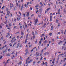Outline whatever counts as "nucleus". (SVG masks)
<instances>
[{"label": "nucleus", "mask_w": 66, "mask_h": 66, "mask_svg": "<svg viewBox=\"0 0 66 66\" xmlns=\"http://www.w3.org/2000/svg\"><path fill=\"white\" fill-rule=\"evenodd\" d=\"M27 14H26V16L27 17H28V19H30V16H29V14H30V13L27 12Z\"/></svg>", "instance_id": "1"}, {"label": "nucleus", "mask_w": 66, "mask_h": 66, "mask_svg": "<svg viewBox=\"0 0 66 66\" xmlns=\"http://www.w3.org/2000/svg\"><path fill=\"white\" fill-rule=\"evenodd\" d=\"M50 9V8L49 7L48 8H47L45 11V13L46 14L47 13V12H48V11H49V10Z\"/></svg>", "instance_id": "2"}, {"label": "nucleus", "mask_w": 66, "mask_h": 66, "mask_svg": "<svg viewBox=\"0 0 66 66\" xmlns=\"http://www.w3.org/2000/svg\"><path fill=\"white\" fill-rule=\"evenodd\" d=\"M38 22V19H37H37H36L35 20V24H37V23Z\"/></svg>", "instance_id": "3"}, {"label": "nucleus", "mask_w": 66, "mask_h": 66, "mask_svg": "<svg viewBox=\"0 0 66 66\" xmlns=\"http://www.w3.org/2000/svg\"><path fill=\"white\" fill-rule=\"evenodd\" d=\"M49 53L47 52L44 53V55H49Z\"/></svg>", "instance_id": "4"}, {"label": "nucleus", "mask_w": 66, "mask_h": 66, "mask_svg": "<svg viewBox=\"0 0 66 66\" xmlns=\"http://www.w3.org/2000/svg\"><path fill=\"white\" fill-rule=\"evenodd\" d=\"M32 61H33V60L32 59H31V60H30V61H28V62L29 63H31Z\"/></svg>", "instance_id": "5"}, {"label": "nucleus", "mask_w": 66, "mask_h": 66, "mask_svg": "<svg viewBox=\"0 0 66 66\" xmlns=\"http://www.w3.org/2000/svg\"><path fill=\"white\" fill-rule=\"evenodd\" d=\"M21 35L23 36V35H24V33L23 32H22V31H21Z\"/></svg>", "instance_id": "6"}, {"label": "nucleus", "mask_w": 66, "mask_h": 66, "mask_svg": "<svg viewBox=\"0 0 66 66\" xmlns=\"http://www.w3.org/2000/svg\"><path fill=\"white\" fill-rule=\"evenodd\" d=\"M20 44V43H19L17 45V46H16V48H18V47L19 46V45Z\"/></svg>", "instance_id": "7"}, {"label": "nucleus", "mask_w": 66, "mask_h": 66, "mask_svg": "<svg viewBox=\"0 0 66 66\" xmlns=\"http://www.w3.org/2000/svg\"><path fill=\"white\" fill-rule=\"evenodd\" d=\"M43 11V9H40L39 10V12H42Z\"/></svg>", "instance_id": "8"}, {"label": "nucleus", "mask_w": 66, "mask_h": 66, "mask_svg": "<svg viewBox=\"0 0 66 66\" xmlns=\"http://www.w3.org/2000/svg\"><path fill=\"white\" fill-rule=\"evenodd\" d=\"M63 43V41H60L58 43V44L59 45H60V44H61V43Z\"/></svg>", "instance_id": "9"}, {"label": "nucleus", "mask_w": 66, "mask_h": 66, "mask_svg": "<svg viewBox=\"0 0 66 66\" xmlns=\"http://www.w3.org/2000/svg\"><path fill=\"white\" fill-rule=\"evenodd\" d=\"M42 43V41L41 40H40L39 42V46H40V44H41Z\"/></svg>", "instance_id": "10"}, {"label": "nucleus", "mask_w": 66, "mask_h": 66, "mask_svg": "<svg viewBox=\"0 0 66 66\" xmlns=\"http://www.w3.org/2000/svg\"><path fill=\"white\" fill-rule=\"evenodd\" d=\"M47 42H48V41L46 40L45 41L44 43L45 44H46L47 43Z\"/></svg>", "instance_id": "11"}, {"label": "nucleus", "mask_w": 66, "mask_h": 66, "mask_svg": "<svg viewBox=\"0 0 66 66\" xmlns=\"http://www.w3.org/2000/svg\"><path fill=\"white\" fill-rule=\"evenodd\" d=\"M39 6L38 5V4H37L35 6V7H38Z\"/></svg>", "instance_id": "12"}, {"label": "nucleus", "mask_w": 66, "mask_h": 66, "mask_svg": "<svg viewBox=\"0 0 66 66\" xmlns=\"http://www.w3.org/2000/svg\"><path fill=\"white\" fill-rule=\"evenodd\" d=\"M6 56H10V54L8 53L7 54Z\"/></svg>", "instance_id": "13"}, {"label": "nucleus", "mask_w": 66, "mask_h": 66, "mask_svg": "<svg viewBox=\"0 0 66 66\" xmlns=\"http://www.w3.org/2000/svg\"><path fill=\"white\" fill-rule=\"evenodd\" d=\"M53 25H52L51 26V30H53Z\"/></svg>", "instance_id": "14"}, {"label": "nucleus", "mask_w": 66, "mask_h": 66, "mask_svg": "<svg viewBox=\"0 0 66 66\" xmlns=\"http://www.w3.org/2000/svg\"><path fill=\"white\" fill-rule=\"evenodd\" d=\"M17 20H20V18H19V17H17Z\"/></svg>", "instance_id": "15"}, {"label": "nucleus", "mask_w": 66, "mask_h": 66, "mask_svg": "<svg viewBox=\"0 0 66 66\" xmlns=\"http://www.w3.org/2000/svg\"><path fill=\"white\" fill-rule=\"evenodd\" d=\"M24 23L25 24V27L26 28H27V24H26V23L25 22H24Z\"/></svg>", "instance_id": "16"}, {"label": "nucleus", "mask_w": 66, "mask_h": 66, "mask_svg": "<svg viewBox=\"0 0 66 66\" xmlns=\"http://www.w3.org/2000/svg\"><path fill=\"white\" fill-rule=\"evenodd\" d=\"M9 61H10V60L8 59V60L6 62L8 63H9Z\"/></svg>", "instance_id": "17"}, {"label": "nucleus", "mask_w": 66, "mask_h": 66, "mask_svg": "<svg viewBox=\"0 0 66 66\" xmlns=\"http://www.w3.org/2000/svg\"><path fill=\"white\" fill-rule=\"evenodd\" d=\"M28 36H29V35L28 34H27L26 36V37L27 39L28 38Z\"/></svg>", "instance_id": "18"}, {"label": "nucleus", "mask_w": 66, "mask_h": 66, "mask_svg": "<svg viewBox=\"0 0 66 66\" xmlns=\"http://www.w3.org/2000/svg\"><path fill=\"white\" fill-rule=\"evenodd\" d=\"M28 40V39H26L25 40V44H26L27 43V40Z\"/></svg>", "instance_id": "19"}, {"label": "nucleus", "mask_w": 66, "mask_h": 66, "mask_svg": "<svg viewBox=\"0 0 66 66\" xmlns=\"http://www.w3.org/2000/svg\"><path fill=\"white\" fill-rule=\"evenodd\" d=\"M8 24L9 25V26L10 27L12 25V24H11V23H10Z\"/></svg>", "instance_id": "20"}, {"label": "nucleus", "mask_w": 66, "mask_h": 66, "mask_svg": "<svg viewBox=\"0 0 66 66\" xmlns=\"http://www.w3.org/2000/svg\"><path fill=\"white\" fill-rule=\"evenodd\" d=\"M39 53H38L37 55L36 56V57H37V56H39Z\"/></svg>", "instance_id": "21"}, {"label": "nucleus", "mask_w": 66, "mask_h": 66, "mask_svg": "<svg viewBox=\"0 0 66 66\" xmlns=\"http://www.w3.org/2000/svg\"><path fill=\"white\" fill-rule=\"evenodd\" d=\"M4 7H5V6H3V7L2 8V10H3V9H4Z\"/></svg>", "instance_id": "22"}, {"label": "nucleus", "mask_w": 66, "mask_h": 66, "mask_svg": "<svg viewBox=\"0 0 66 66\" xmlns=\"http://www.w3.org/2000/svg\"><path fill=\"white\" fill-rule=\"evenodd\" d=\"M37 39H36L35 42V44H36L37 43Z\"/></svg>", "instance_id": "23"}, {"label": "nucleus", "mask_w": 66, "mask_h": 66, "mask_svg": "<svg viewBox=\"0 0 66 66\" xmlns=\"http://www.w3.org/2000/svg\"><path fill=\"white\" fill-rule=\"evenodd\" d=\"M11 42H12V43H13L14 42V40L12 39V40H11Z\"/></svg>", "instance_id": "24"}, {"label": "nucleus", "mask_w": 66, "mask_h": 66, "mask_svg": "<svg viewBox=\"0 0 66 66\" xmlns=\"http://www.w3.org/2000/svg\"><path fill=\"white\" fill-rule=\"evenodd\" d=\"M7 63H7V62H6V63H5V64H4V66H6V64Z\"/></svg>", "instance_id": "25"}, {"label": "nucleus", "mask_w": 66, "mask_h": 66, "mask_svg": "<svg viewBox=\"0 0 66 66\" xmlns=\"http://www.w3.org/2000/svg\"><path fill=\"white\" fill-rule=\"evenodd\" d=\"M34 14H33L31 16V17H32V16H34Z\"/></svg>", "instance_id": "26"}, {"label": "nucleus", "mask_w": 66, "mask_h": 66, "mask_svg": "<svg viewBox=\"0 0 66 66\" xmlns=\"http://www.w3.org/2000/svg\"><path fill=\"white\" fill-rule=\"evenodd\" d=\"M9 45L10 47H12V44L11 43H10Z\"/></svg>", "instance_id": "27"}, {"label": "nucleus", "mask_w": 66, "mask_h": 66, "mask_svg": "<svg viewBox=\"0 0 66 66\" xmlns=\"http://www.w3.org/2000/svg\"><path fill=\"white\" fill-rule=\"evenodd\" d=\"M38 17H39V18H40V17H41V15H40L39 14L38 15Z\"/></svg>", "instance_id": "28"}, {"label": "nucleus", "mask_w": 66, "mask_h": 66, "mask_svg": "<svg viewBox=\"0 0 66 66\" xmlns=\"http://www.w3.org/2000/svg\"><path fill=\"white\" fill-rule=\"evenodd\" d=\"M60 23H59L58 24V27H60Z\"/></svg>", "instance_id": "29"}, {"label": "nucleus", "mask_w": 66, "mask_h": 66, "mask_svg": "<svg viewBox=\"0 0 66 66\" xmlns=\"http://www.w3.org/2000/svg\"><path fill=\"white\" fill-rule=\"evenodd\" d=\"M22 64V63L21 62H19L18 63V65H20V64Z\"/></svg>", "instance_id": "30"}, {"label": "nucleus", "mask_w": 66, "mask_h": 66, "mask_svg": "<svg viewBox=\"0 0 66 66\" xmlns=\"http://www.w3.org/2000/svg\"><path fill=\"white\" fill-rule=\"evenodd\" d=\"M14 52H15V51H13L12 52V54H13V53H14Z\"/></svg>", "instance_id": "31"}, {"label": "nucleus", "mask_w": 66, "mask_h": 66, "mask_svg": "<svg viewBox=\"0 0 66 66\" xmlns=\"http://www.w3.org/2000/svg\"><path fill=\"white\" fill-rule=\"evenodd\" d=\"M37 33V31H36L35 32V34H36Z\"/></svg>", "instance_id": "32"}, {"label": "nucleus", "mask_w": 66, "mask_h": 66, "mask_svg": "<svg viewBox=\"0 0 66 66\" xmlns=\"http://www.w3.org/2000/svg\"><path fill=\"white\" fill-rule=\"evenodd\" d=\"M60 10H58V13L59 14H60Z\"/></svg>", "instance_id": "33"}, {"label": "nucleus", "mask_w": 66, "mask_h": 66, "mask_svg": "<svg viewBox=\"0 0 66 66\" xmlns=\"http://www.w3.org/2000/svg\"><path fill=\"white\" fill-rule=\"evenodd\" d=\"M16 5L17 6H18V3H16Z\"/></svg>", "instance_id": "34"}, {"label": "nucleus", "mask_w": 66, "mask_h": 66, "mask_svg": "<svg viewBox=\"0 0 66 66\" xmlns=\"http://www.w3.org/2000/svg\"><path fill=\"white\" fill-rule=\"evenodd\" d=\"M18 5L19 6V8H20V4H19Z\"/></svg>", "instance_id": "35"}, {"label": "nucleus", "mask_w": 66, "mask_h": 66, "mask_svg": "<svg viewBox=\"0 0 66 66\" xmlns=\"http://www.w3.org/2000/svg\"><path fill=\"white\" fill-rule=\"evenodd\" d=\"M28 60H30V57H28L27 58Z\"/></svg>", "instance_id": "36"}, {"label": "nucleus", "mask_w": 66, "mask_h": 66, "mask_svg": "<svg viewBox=\"0 0 66 66\" xmlns=\"http://www.w3.org/2000/svg\"><path fill=\"white\" fill-rule=\"evenodd\" d=\"M32 33L33 34V35H34V32L33 31L32 32Z\"/></svg>", "instance_id": "37"}, {"label": "nucleus", "mask_w": 66, "mask_h": 66, "mask_svg": "<svg viewBox=\"0 0 66 66\" xmlns=\"http://www.w3.org/2000/svg\"><path fill=\"white\" fill-rule=\"evenodd\" d=\"M43 50H42L41 51V52L42 53H43Z\"/></svg>", "instance_id": "38"}, {"label": "nucleus", "mask_w": 66, "mask_h": 66, "mask_svg": "<svg viewBox=\"0 0 66 66\" xmlns=\"http://www.w3.org/2000/svg\"><path fill=\"white\" fill-rule=\"evenodd\" d=\"M59 21V20H56V23H58V21Z\"/></svg>", "instance_id": "39"}, {"label": "nucleus", "mask_w": 66, "mask_h": 66, "mask_svg": "<svg viewBox=\"0 0 66 66\" xmlns=\"http://www.w3.org/2000/svg\"><path fill=\"white\" fill-rule=\"evenodd\" d=\"M22 8H23V7H21V9H20L21 11H22Z\"/></svg>", "instance_id": "40"}, {"label": "nucleus", "mask_w": 66, "mask_h": 66, "mask_svg": "<svg viewBox=\"0 0 66 66\" xmlns=\"http://www.w3.org/2000/svg\"><path fill=\"white\" fill-rule=\"evenodd\" d=\"M1 40H3V37H1Z\"/></svg>", "instance_id": "41"}, {"label": "nucleus", "mask_w": 66, "mask_h": 66, "mask_svg": "<svg viewBox=\"0 0 66 66\" xmlns=\"http://www.w3.org/2000/svg\"><path fill=\"white\" fill-rule=\"evenodd\" d=\"M54 6L55 9H56V5H55Z\"/></svg>", "instance_id": "42"}, {"label": "nucleus", "mask_w": 66, "mask_h": 66, "mask_svg": "<svg viewBox=\"0 0 66 66\" xmlns=\"http://www.w3.org/2000/svg\"><path fill=\"white\" fill-rule=\"evenodd\" d=\"M42 59H43V57H42V56L41 57V58H40V60H42Z\"/></svg>", "instance_id": "43"}, {"label": "nucleus", "mask_w": 66, "mask_h": 66, "mask_svg": "<svg viewBox=\"0 0 66 66\" xmlns=\"http://www.w3.org/2000/svg\"><path fill=\"white\" fill-rule=\"evenodd\" d=\"M63 46H64V47H65V43L63 44Z\"/></svg>", "instance_id": "44"}, {"label": "nucleus", "mask_w": 66, "mask_h": 66, "mask_svg": "<svg viewBox=\"0 0 66 66\" xmlns=\"http://www.w3.org/2000/svg\"><path fill=\"white\" fill-rule=\"evenodd\" d=\"M43 4H42L40 6V7H42V6H43Z\"/></svg>", "instance_id": "45"}, {"label": "nucleus", "mask_w": 66, "mask_h": 66, "mask_svg": "<svg viewBox=\"0 0 66 66\" xmlns=\"http://www.w3.org/2000/svg\"><path fill=\"white\" fill-rule=\"evenodd\" d=\"M2 56H1V57H0V60H1V59H2Z\"/></svg>", "instance_id": "46"}, {"label": "nucleus", "mask_w": 66, "mask_h": 66, "mask_svg": "<svg viewBox=\"0 0 66 66\" xmlns=\"http://www.w3.org/2000/svg\"><path fill=\"white\" fill-rule=\"evenodd\" d=\"M52 35V33H50L49 35H50V36H51Z\"/></svg>", "instance_id": "47"}, {"label": "nucleus", "mask_w": 66, "mask_h": 66, "mask_svg": "<svg viewBox=\"0 0 66 66\" xmlns=\"http://www.w3.org/2000/svg\"><path fill=\"white\" fill-rule=\"evenodd\" d=\"M29 4V2H28L27 3V5H28V4Z\"/></svg>", "instance_id": "48"}, {"label": "nucleus", "mask_w": 66, "mask_h": 66, "mask_svg": "<svg viewBox=\"0 0 66 66\" xmlns=\"http://www.w3.org/2000/svg\"><path fill=\"white\" fill-rule=\"evenodd\" d=\"M30 10H32V9H33V8H32V7H30Z\"/></svg>", "instance_id": "49"}, {"label": "nucleus", "mask_w": 66, "mask_h": 66, "mask_svg": "<svg viewBox=\"0 0 66 66\" xmlns=\"http://www.w3.org/2000/svg\"><path fill=\"white\" fill-rule=\"evenodd\" d=\"M66 54V52H65L64 53V55H65V56H66V55H65Z\"/></svg>", "instance_id": "50"}, {"label": "nucleus", "mask_w": 66, "mask_h": 66, "mask_svg": "<svg viewBox=\"0 0 66 66\" xmlns=\"http://www.w3.org/2000/svg\"><path fill=\"white\" fill-rule=\"evenodd\" d=\"M64 12L65 13H66V10H65V9H64Z\"/></svg>", "instance_id": "51"}, {"label": "nucleus", "mask_w": 66, "mask_h": 66, "mask_svg": "<svg viewBox=\"0 0 66 66\" xmlns=\"http://www.w3.org/2000/svg\"><path fill=\"white\" fill-rule=\"evenodd\" d=\"M7 34L8 35L10 36V34H9V32H8L7 33Z\"/></svg>", "instance_id": "52"}, {"label": "nucleus", "mask_w": 66, "mask_h": 66, "mask_svg": "<svg viewBox=\"0 0 66 66\" xmlns=\"http://www.w3.org/2000/svg\"><path fill=\"white\" fill-rule=\"evenodd\" d=\"M45 64L47 66V62H45Z\"/></svg>", "instance_id": "53"}, {"label": "nucleus", "mask_w": 66, "mask_h": 66, "mask_svg": "<svg viewBox=\"0 0 66 66\" xmlns=\"http://www.w3.org/2000/svg\"><path fill=\"white\" fill-rule=\"evenodd\" d=\"M16 19H14V21L16 22Z\"/></svg>", "instance_id": "54"}, {"label": "nucleus", "mask_w": 66, "mask_h": 66, "mask_svg": "<svg viewBox=\"0 0 66 66\" xmlns=\"http://www.w3.org/2000/svg\"><path fill=\"white\" fill-rule=\"evenodd\" d=\"M58 61H57L56 60V64H57V63H58Z\"/></svg>", "instance_id": "55"}, {"label": "nucleus", "mask_w": 66, "mask_h": 66, "mask_svg": "<svg viewBox=\"0 0 66 66\" xmlns=\"http://www.w3.org/2000/svg\"><path fill=\"white\" fill-rule=\"evenodd\" d=\"M33 49H32L31 50V52H33Z\"/></svg>", "instance_id": "56"}, {"label": "nucleus", "mask_w": 66, "mask_h": 66, "mask_svg": "<svg viewBox=\"0 0 66 66\" xmlns=\"http://www.w3.org/2000/svg\"><path fill=\"white\" fill-rule=\"evenodd\" d=\"M38 10H37L36 11V13H37V12H38Z\"/></svg>", "instance_id": "57"}, {"label": "nucleus", "mask_w": 66, "mask_h": 66, "mask_svg": "<svg viewBox=\"0 0 66 66\" xmlns=\"http://www.w3.org/2000/svg\"><path fill=\"white\" fill-rule=\"evenodd\" d=\"M64 47L63 46H62V50H63L64 49Z\"/></svg>", "instance_id": "58"}, {"label": "nucleus", "mask_w": 66, "mask_h": 66, "mask_svg": "<svg viewBox=\"0 0 66 66\" xmlns=\"http://www.w3.org/2000/svg\"><path fill=\"white\" fill-rule=\"evenodd\" d=\"M22 46V45H20V47H21Z\"/></svg>", "instance_id": "59"}, {"label": "nucleus", "mask_w": 66, "mask_h": 66, "mask_svg": "<svg viewBox=\"0 0 66 66\" xmlns=\"http://www.w3.org/2000/svg\"><path fill=\"white\" fill-rule=\"evenodd\" d=\"M4 46H3L2 48V49H3V48H4Z\"/></svg>", "instance_id": "60"}, {"label": "nucleus", "mask_w": 66, "mask_h": 66, "mask_svg": "<svg viewBox=\"0 0 66 66\" xmlns=\"http://www.w3.org/2000/svg\"><path fill=\"white\" fill-rule=\"evenodd\" d=\"M0 13H1L2 14L3 13V11H1L0 12Z\"/></svg>", "instance_id": "61"}, {"label": "nucleus", "mask_w": 66, "mask_h": 66, "mask_svg": "<svg viewBox=\"0 0 66 66\" xmlns=\"http://www.w3.org/2000/svg\"><path fill=\"white\" fill-rule=\"evenodd\" d=\"M43 40V38H41L40 39L41 40Z\"/></svg>", "instance_id": "62"}, {"label": "nucleus", "mask_w": 66, "mask_h": 66, "mask_svg": "<svg viewBox=\"0 0 66 66\" xmlns=\"http://www.w3.org/2000/svg\"><path fill=\"white\" fill-rule=\"evenodd\" d=\"M59 57L57 60V61H59Z\"/></svg>", "instance_id": "63"}, {"label": "nucleus", "mask_w": 66, "mask_h": 66, "mask_svg": "<svg viewBox=\"0 0 66 66\" xmlns=\"http://www.w3.org/2000/svg\"><path fill=\"white\" fill-rule=\"evenodd\" d=\"M50 19H52V16L51 15L50 16Z\"/></svg>", "instance_id": "64"}]
</instances>
